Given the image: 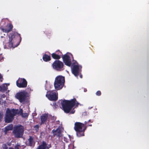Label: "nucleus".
Here are the masks:
<instances>
[{
    "label": "nucleus",
    "instance_id": "obj_35",
    "mask_svg": "<svg viewBox=\"0 0 149 149\" xmlns=\"http://www.w3.org/2000/svg\"><path fill=\"white\" fill-rule=\"evenodd\" d=\"M86 124V122H85V124Z\"/></svg>",
    "mask_w": 149,
    "mask_h": 149
},
{
    "label": "nucleus",
    "instance_id": "obj_34",
    "mask_svg": "<svg viewBox=\"0 0 149 149\" xmlns=\"http://www.w3.org/2000/svg\"><path fill=\"white\" fill-rule=\"evenodd\" d=\"M36 127H37L38 128V125H36Z\"/></svg>",
    "mask_w": 149,
    "mask_h": 149
},
{
    "label": "nucleus",
    "instance_id": "obj_21",
    "mask_svg": "<svg viewBox=\"0 0 149 149\" xmlns=\"http://www.w3.org/2000/svg\"><path fill=\"white\" fill-rule=\"evenodd\" d=\"M28 141H29V145L30 146H32L34 144L33 139L31 137H30L28 139Z\"/></svg>",
    "mask_w": 149,
    "mask_h": 149
},
{
    "label": "nucleus",
    "instance_id": "obj_25",
    "mask_svg": "<svg viewBox=\"0 0 149 149\" xmlns=\"http://www.w3.org/2000/svg\"><path fill=\"white\" fill-rule=\"evenodd\" d=\"M19 145H17L15 146V149H19Z\"/></svg>",
    "mask_w": 149,
    "mask_h": 149
},
{
    "label": "nucleus",
    "instance_id": "obj_18",
    "mask_svg": "<svg viewBox=\"0 0 149 149\" xmlns=\"http://www.w3.org/2000/svg\"><path fill=\"white\" fill-rule=\"evenodd\" d=\"M43 59L44 61H47L50 60V56L47 55H45L43 56Z\"/></svg>",
    "mask_w": 149,
    "mask_h": 149
},
{
    "label": "nucleus",
    "instance_id": "obj_24",
    "mask_svg": "<svg viewBox=\"0 0 149 149\" xmlns=\"http://www.w3.org/2000/svg\"><path fill=\"white\" fill-rule=\"evenodd\" d=\"M101 92L100 91H97L96 93V94L97 95H101Z\"/></svg>",
    "mask_w": 149,
    "mask_h": 149
},
{
    "label": "nucleus",
    "instance_id": "obj_20",
    "mask_svg": "<svg viewBox=\"0 0 149 149\" xmlns=\"http://www.w3.org/2000/svg\"><path fill=\"white\" fill-rule=\"evenodd\" d=\"M9 85V84H3L2 87H1V89L3 90H6L7 89V86Z\"/></svg>",
    "mask_w": 149,
    "mask_h": 149
},
{
    "label": "nucleus",
    "instance_id": "obj_6",
    "mask_svg": "<svg viewBox=\"0 0 149 149\" xmlns=\"http://www.w3.org/2000/svg\"><path fill=\"white\" fill-rule=\"evenodd\" d=\"M16 96L20 102H22L24 101L26 97H29V95L28 93L24 91L17 93Z\"/></svg>",
    "mask_w": 149,
    "mask_h": 149
},
{
    "label": "nucleus",
    "instance_id": "obj_19",
    "mask_svg": "<svg viewBox=\"0 0 149 149\" xmlns=\"http://www.w3.org/2000/svg\"><path fill=\"white\" fill-rule=\"evenodd\" d=\"M11 37H21V36L20 34L16 32H15L13 33Z\"/></svg>",
    "mask_w": 149,
    "mask_h": 149
},
{
    "label": "nucleus",
    "instance_id": "obj_2",
    "mask_svg": "<svg viewBox=\"0 0 149 149\" xmlns=\"http://www.w3.org/2000/svg\"><path fill=\"white\" fill-rule=\"evenodd\" d=\"M84 124L79 122H76L74 124V129L77 132V134L79 136H84V132L86 129Z\"/></svg>",
    "mask_w": 149,
    "mask_h": 149
},
{
    "label": "nucleus",
    "instance_id": "obj_28",
    "mask_svg": "<svg viewBox=\"0 0 149 149\" xmlns=\"http://www.w3.org/2000/svg\"><path fill=\"white\" fill-rule=\"evenodd\" d=\"M3 58V57H2L1 55H0V61Z\"/></svg>",
    "mask_w": 149,
    "mask_h": 149
},
{
    "label": "nucleus",
    "instance_id": "obj_33",
    "mask_svg": "<svg viewBox=\"0 0 149 149\" xmlns=\"http://www.w3.org/2000/svg\"><path fill=\"white\" fill-rule=\"evenodd\" d=\"M1 86H0V91H1Z\"/></svg>",
    "mask_w": 149,
    "mask_h": 149
},
{
    "label": "nucleus",
    "instance_id": "obj_17",
    "mask_svg": "<svg viewBox=\"0 0 149 149\" xmlns=\"http://www.w3.org/2000/svg\"><path fill=\"white\" fill-rule=\"evenodd\" d=\"M38 149H48V148L47 146L46 143L43 142L42 144L39 146Z\"/></svg>",
    "mask_w": 149,
    "mask_h": 149
},
{
    "label": "nucleus",
    "instance_id": "obj_11",
    "mask_svg": "<svg viewBox=\"0 0 149 149\" xmlns=\"http://www.w3.org/2000/svg\"><path fill=\"white\" fill-rule=\"evenodd\" d=\"M9 47H15L18 46L21 41V39H20L19 42L16 43L15 39H13V38H10L9 39Z\"/></svg>",
    "mask_w": 149,
    "mask_h": 149
},
{
    "label": "nucleus",
    "instance_id": "obj_30",
    "mask_svg": "<svg viewBox=\"0 0 149 149\" xmlns=\"http://www.w3.org/2000/svg\"><path fill=\"white\" fill-rule=\"evenodd\" d=\"M74 112H75V111H72L71 112V113L73 114V113H74Z\"/></svg>",
    "mask_w": 149,
    "mask_h": 149
},
{
    "label": "nucleus",
    "instance_id": "obj_10",
    "mask_svg": "<svg viewBox=\"0 0 149 149\" xmlns=\"http://www.w3.org/2000/svg\"><path fill=\"white\" fill-rule=\"evenodd\" d=\"M72 56V54L70 53H67L63 57V58L65 64L69 66H70L71 64V61L70 58Z\"/></svg>",
    "mask_w": 149,
    "mask_h": 149
},
{
    "label": "nucleus",
    "instance_id": "obj_1",
    "mask_svg": "<svg viewBox=\"0 0 149 149\" xmlns=\"http://www.w3.org/2000/svg\"><path fill=\"white\" fill-rule=\"evenodd\" d=\"M61 103L64 111L66 113H69L71 109L75 105L77 106L79 104L74 99L70 101L66 100L62 101Z\"/></svg>",
    "mask_w": 149,
    "mask_h": 149
},
{
    "label": "nucleus",
    "instance_id": "obj_8",
    "mask_svg": "<svg viewBox=\"0 0 149 149\" xmlns=\"http://www.w3.org/2000/svg\"><path fill=\"white\" fill-rule=\"evenodd\" d=\"M52 66L54 69L57 70L61 71L63 70V63L59 61H56L53 63Z\"/></svg>",
    "mask_w": 149,
    "mask_h": 149
},
{
    "label": "nucleus",
    "instance_id": "obj_26",
    "mask_svg": "<svg viewBox=\"0 0 149 149\" xmlns=\"http://www.w3.org/2000/svg\"><path fill=\"white\" fill-rule=\"evenodd\" d=\"M2 77L1 74H0V81H2Z\"/></svg>",
    "mask_w": 149,
    "mask_h": 149
},
{
    "label": "nucleus",
    "instance_id": "obj_12",
    "mask_svg": "<svg viewBox=\"0 0 149 149\" xmlns=\"http://www.w3.org/2000/svg\"><path fill=\"white\" fill-rule=\"evenodd\" d=\"M81 67H79L77 65H75L73 66L72 69V72L73 74L75 76H77L78 74L80 71V69Z\"/></svg>",
    "mask_w": 149,
    "mask_h": 149
},
{
    "label": "nucleus",
    "instance_id": "obj_36",
    "mask_svg": "<svg viewBox=\"0 0 149 149\" xmlns=\"http://www.w3.org/2000/svg\"><path fill=\"white\" fill-rule=\"evenodd\" d=\"M1 37L2 38V37H3V36H1Z\"/></svg>",
    "mask_w": 149,
    "mask_h": 149
},
{
    "label": "nucleus",
    "instance_id": "obj_3",
    "mask_svg": "<svg viewBox=\"0 0 149 149\" xmlns=\"http://www.w3.org/2000/svg\"><path fill=\"white\" fill-rule=\"evenodd\" d=\"M65 82L64 77L61 76H58L56 78L54 84L55 88L57 90L61 89Z\"/></svg>",
    "mask_w": 149,
    "mask_h": 149
},
{
    "label": "nucleus",
    "instance_id": "obj_14",
    "mask_svg": "<svg viewBox=\"0 0 149 149\" xmlns=\"http://www.w3.org/2000/svg\"><path fill=\"white\" fill-rule=\"evenodd\" d=\"M7 27V28L6 29H2L3 30V31L8 33L12 30L13 26L12 24H9L8 25Z\"/></svg>",
    "mask_w": 149,
    "mask_h": 149
},
{
    "label": "nucleus",
    "instance_id": "obj_4",
    "mask_svg": "<svg viewBox=\"0 0 149 149\" xmlns=\"http://www.w3.org/2000/svg\"><path fill=\"white\" fill-rule=\"evenodd\" d=\"M24 131V127L22 125H19L14 127L13 133L16 137L20 138L22 136Z\"/></svg>",
    "mask_w": 149,
    "mask_h": 149
},
{
    "label": "nucleus",
    "instance_id": "obj_31",
    "mask_svg": "<svg viewBox=\"0 0 149 149\" xmlns=\"http://www.w3.org/2000/svg\"><path fill=\"white\" fill-rule=\"evenodd\" d=\"M80 77L81 78H82V76L81 75H80Z\"/></svg>",
    "mask_w": 149,
    "mask_h": 149
},
{
    "label": "nucleus",
    "instance_id": "obj_15",
    "mask_svg": "<svg viewBox=\"0 0 149 149\" xmlns=\"http://www.w3.org/2000/svg\"><path fill=\"white\" fill-rule=\"evenodd\" d=\"M13 128V125L12 124H10L7 126L5 128V130L4 131V132L5 134H6L7 132L8 131L11 130H12Z\"/></svg>",
    "mask_w": 149,
    "mask_h": 149
},
{
    "label": "nucleus",
    "instance_id": "obj_9",
    "mask_svg": "<svg viewBox=\"0 0 149 149\" xmlns=\"http://www.w3.org/2000/svg\"><path fill=\"white\" fill-rule=\"evenodd\" d=\"M16 85L19 88H25L27 85V82L24 78H19L16 81Z\"/></svg>",
    "mask_w": 149,
    "mask_h": 149
},
{
    "label": "nucleus",
    "instance_id": "obj_23",
    "mask_svg": "<svg viewBox=\"0 0 149 149\" xmlns=\"http://www.w3.org/2000/svg\"><path fill=\"white\" fill-rule=\"evenodd\" d=\"M28 116V114L26 113L22 114V116L23 117H26Z\"/></svg>",
    "mask_w": 149,
    "mask_h": 149
},
{
    "label": "nucleus",
    "instance_id": "obj_22",
    "mask_svg": "<svg viewBox=\"0 0 149 149\" xmlns=\"http://www.w3.org/2000/svg\"><path fill=\"white\" fill-rule=\"evenodd\" d=\"M52 57L54 59H59L60 58V57L59 55H57L55 53H53L52 54Z\"/></svg>",
    "mask_w": 149,
    "mask_h": 149
},
{
    "label": "nucleus",
    "instance_id": "obj_5",
    "mask_svg": "<svg viewBox=\"0 0 149 149\" xmlns=\"http://www.w3.org/2000/svg\"><path fill=\"white\" fill-rule=\"evenodd\" d=\"M16 112V110L14 109L11 111L7 109L5 118L6 122L9 123L12 122L13 119V117L15 116Z\"/></svg>",
    "mask_w": 149,
    "mask_h": 149
},
{
    "label": "nucleus",
    "instance_id": "obj_7",
    "mask_svg": "<svg viewBox=\"0 0 149 149\" xmlns=\"http://www.w3.org/2000/svg\"><path fill=\"white\" fill-rule=\"evenodd\" d=\"M46 96L51 100H56L58 99L57 93L56 91L48 92L46 95Z\"/></svg>",
    "mask_w": 149,
    "mask_h": 149
},
{
    "label": "nucleus",
    "instance_id": "obj_16",
    "mask_svg": "<svg viewBox=\"0 0 149 149\" xmlns=\"http://www.w3.org/2000/svg\"><path fill=\"white\" fill-rule=\"evenodd\" d=\"M42 123H44L47 120V115L46 114H44L40 117Z\"/></svg>",
    "mask_w": 149,
    "mask_h": 149
},
{
    "label": "nucleus",
    "instance_id": "obj_13",
    "mask_svg": "<svg viewBox=\"0 0 149 149\" xmlns=\"http://www.w3.org/2000/svg\"><path fill=\"white\" fill-rule=\"evenodd\" d=\"M63 129L61 128H58L55 130H52L53 134L54 136L60 137L62 136V132Z\"/></svg>",
    "mask_w": 149,
    "mask_h": 149
},
{
    "label": "nucleus",
    "instance_id": "obj_29",
    "mask_svg": "<svg viewBox=\"0 0 149 149\" xmlns=\"http://www.w3.org/2000/svg\"><path fill=\"white\" fill-rule=\"evenodd\" d=\"M73 146V145H70V149H72V148Z\"/></svg>",
    "mask_w": 149,
    "mask_h": 149
},
{
    "label": "nucleus",
    "instance_id": "obj_32",
    "mask_svg": "<svg viewBox=\"0 0 149 149\" xmlns=\"http://www.w3.org/2000/svg\"><path fill=\"white\" fill-rule=\"evenodd\" d=\"M9 149H14L13 148H9Z\"/></svg>",
    "mask_w": 149,
    "mask_h": 149
},
{
    "label": "nucleus",
    "instance_id": "obj_27",
    "mask_svg": "<svg viewBox=\"0 0 149 149\" xmlns=\"http://www.w3.org/2000/svg\"><path fill=\"white\" fill-rule=\"evenodd\" d=\"M19 113H20L21 114H22V109H21L19 111Z\"/></svg>",
    "mask_w": 149,
    "mask_h": 149
}]
</instances>
